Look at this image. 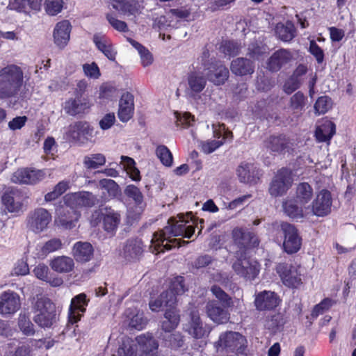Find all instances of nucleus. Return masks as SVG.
Returning a JSON list of instances; mask_svg holds the SVG:
<instances>
[{"label":"nucleus","instance_id":"obj_1","mask_svg":"<svg viewBox=\"0 0 356 356\" xmlns=\"http://www.w3.org/2000/svg\"><path fill=\"white\" fill-rule=\"evenodd\" d=\"M183 214H179L177 218H170L168 225L159 232L153 234L151 240L152 245L149 248L153 253L157 254L164 252L165 250H170L172 248L185 245L189 242L171 237L183 236L190 238L195 232L192 225L186 226L188 222Z\"/></svg>","mask_w":356,"mask_h":356},{"label":"nucleus","instance_id":"obj_2","mask_svg":"<svg viewBox=\"0 0 356 356\" xmlns=\"http://www.w3.org/2000/svg\"><path fill=\"white\" fill-rule=\"evenodd\" d=\"M98 202L97 197L90 192L81 191L69 194L65 197V208H63V211L67 212L70 215L59 218L60 225L67 229H72L75 226L76 222L79 218V213L74 211V208L79 207H92L95 206Z\"/></svg>","mask_w":356,"mask_h":356},{"label":"nucleus","instance_id":"obj_3","mask_svg":"<svg viewBox=\"0 0 356 356\" xmlns=\"http://www.w3.org/2000/svg\"><path fill=\"white\" fill-rule=\"evenodd\" d=\"M24 84V72L15 65L9 64L0 69V98L18 95Z\"/></svg>","mask_w":356,"mask_h":356},{"label":"nucleus","instance_id":"obj_4","mask_svg":"<svg viewBox=\"0 0 356 356\" xmlns=\"http://www.w3.org/2000/svg\"><path fill=\"white\" fill-rule=\"evenodd\" d=\"M245 338L237 332L222 333L215 346L218 353L227 356L239 354L243 352L246 346Z\"/></svg>","mask_w":356,"mask_h":356},{"label":"nucleus","instance_id":"obj_5","mask_svg":"<svg viewBox=\"0 0 356 356\" xmlns=\"http://www.w3.org/2000/svg\"><path fill=\"white\" fill-rule=\"evenodd\" d=\"M34 311L33 321L41 327H50L56 321V307L47 298H38Z\"/></svg>","mask_w":356,"mask_h":356},{"label":"nucleus","instance_id":"obj_6","mask_svg":"<svg viewBox=\"0 0 356 356\" xmlns=\"http://www.w3.org/2000/svg\"><path fill=\"white\" fill-rule=\"evenodd\" d=\"M183 330L196 339L207 337L211 331L209 327L203 323L198 310L195 307L189 309L186 322L183 323Z\"/></svg>","mask_w":356,"mask_h":356},{"label":"nucleus","instance_id":"obj_7","mask_svg":"<svg viewBox=\"0 0 356 356\" xmlns=\"http://www.w3.org/2000/svg\"><path fill=\"white\" fill-rule=\"evenodd\" d=\"M51 220V215L48 210L38 207L29 213L26 217V226L33 233L40 234L48 228Z\"/></svg>","mask_w":356,"mask_h":356},{"label":"nucleus","instance_id":"obj_8","mask_svg":"<svg viewBox=\"0 0 356 356\" xmlns=\"http://www.w3.org/2000/svg\"><path fill=\"white\" fill-rule=\"evenodd\" d=\"M97 131L94 127L85 121H78L69 126L67 135L73 141L85 145L88 142H93Z\"/></svg>","mask_w":356,"mask_h":356},{"label":"nucleus","instance_id":"obj_9","mask_svg":"<svg viewBox=\"0 0 356 356\" xmlns=\"http://www.w3.org/2000/svg\"><path fill=\"white\" fill-rule=\"evenodd\" d=\"M280 227L284 236L283 248L284 251L288 254L297 252L302 245V238L297 228L286 222H280Z\"/></svg>","mask_w":356,"mask_h":356},{"label":"nucleus","instance_id":"obj_10","mask_svg":"<svg viewBox=\"0 0 356 356\" xmlns=\"http://www.w3.org/2000/svg\"><path fill=\"white\" fill-rule=\"evenodd\" d=\"M332 204L331 193L327 190L323 189L317 193L312 204L307 205L305 211L309 213V216L323 217L331 212Z\"/></svg>","mask_w":356,"mask_h":356},{"label":"nucleus","instance_id":"obj_11","mask_svg":"<svg viewBox=\"0 0 356 356\" xmlns=\"http://www.w3.org/2000/svg\"><path fill=\"white\" fill-rule=\"evenodd\" d=\"M293 182L291 171L286 168L278 170L270 183L268 192L272 197L284 195Z\"/></svg>","mask_w":356,"mask_h":356},{"label":"nucleus","instance_id":"obj_12","mask_svg":"<svg viewBox=\"0 0 356 356\" xmlns=\"http://www.w3.org/2000/svg\"><path fill=\"white\" fill-rule=\"evenodd\" d=\"M45 170L24 168L17 170L12 175L11 180L15 184L35 185L44 180Z\"/></svg>","mask_w":356,"mask_h":356},{"label":"nucleus","instance_id":"obj_13","mask_svg":"<svg viewBox=\"0 0 356 356\" xmlns=\"http://www.w3.org/2000/svg\"><path fill=\"white\" fill-rule=\"evenodd\" d=\"M26 197L22 191L15 188H8L1 197V201L10 213L23 211Z\"/></svg>","mask_w":356,"mask_h":356},{"label":"nucleus","instance_id":"obj_14","mask_svg":"<svg viewBox=\"0 0 356 356\" xmlns=\"http://www.w3.org/2000/svg\"><path fill=\"white\" fill-rule=\"evenodd\" d=\"M21 308V298L15 291L8 290L0 294V315L8 317Z\"/></svg>","mask_w":356,"mask_h":356},{"label":"nucleus","instance_id":"obj_15","mask_svg":"<svg viewBox=\"0 0 356 356\" xmlns=\"http://www.w3.org/2000/svg\"><path fill=\"white\" fill-rule=\"evenodd\" d=\"M276 270L285 286L297 288L301 285V275L296 266L281 263L277 266Z\"/></svg>","mask_w":356,"mask_h":356},{"label":"nucleus","instance_id":"obj_16","mask_svg":"<svg viewBox=\"0 0 356 356\" xmlns=\"http://www.w3.org/2000/svg\"><path fill=\"white\" fill-rule=\"evenodd\" d=\"M232 268L237 275L250 280H254L259 272L258 262L246 258L237 260Z\"/></svg>","mask_w":356,"mask_h":356},{"label":"nucleus","instance_id":"obj_17","mask_svg":"<svg viewBox=\"0 0 356 356\" xmlns=\"http://www.w3.org/2000/svg\"><path fill=\"white\" fill-rule=\"evenodd\" d=\"M293 55L291 51L280 49L275 51L266 62V68L273 72H278L283 67L292 61Z\"/></svg>","mask_w":356,"mask_h":356},{"label":"nucleus","instance_id":"obj_18","mask_svg":"<svg viewBox=\"0 0 356 356\" xmlns=\"http://www.w3.org/2000/svg\"><path fill=\"white\" fill-rule=\"evenodd\" d=\"M136 341L138 356H156L159 344L151 334L138 336Z\"/></svg>","mask_w":356,"mask_h":356},{"label":"nucleus","instance_id":"obj_19","mask_svg":"<svg viewBox=\"0 0 356 356\" xmlns=\"http://www.w3.org/2000/svg\"><path fill=\"white\" fill-rule=\"evenodd\" d=\"M266 147L272 152L285 154L293 149L291 140L284 135L271 136L265 142Z\"/></svg>","mask_w":356,"mask_h":356},{"label":"nucleus","instance_id":"obj_20","mask_svg":"<svg viewBox=\"0 0 356 356\" xmlns=\"http://www.w3.org/2000/svg\"><path fill=\"white\" fill-rule=\"evenodd\" d=\"M72 26L69 21L63 20L58 22L53 31L54 44L60 49H63L70 38Z\"/></svg>","mask_w":356,"mask_h":356},{"label":"nucleus","instance_id":"obj_21","mask_svg":"<svg viewBox=\"0 0 356 356\" xmlns=\"http://www.w3.org/2000/svg\"><path fill=\"white\" fill-rule=\"evenodd\" d=\"M90 107V104L88 98L77 96L68 99L63 104L65 112L72 116L83 113Z\"/></svg>","mask_w":356,"mask_h":356},{"label":"nucleus","instance_id":"obj_22","mask_svg":"<svg viewBox=\"0 0 356 356\" xmlns=\"http://www.w3.org/2000/svg\"><path fill=\"white\" fill-rule=\"evenodd\" d=\"M134 96L129 92H125L119 101L118 116L122 122H128L134 115Z\"/></svg>","mask_w":356,"mask_h":356},{"label":"nucleus","instance_id":"obj_23","mask_svg":"<svg viewBox=\"0 0 356 356\" xmlns=\"http://www.w3.org/2000/svg\"><path fill=\"white\" fill-rule=\"evenodd\" d=\"M184 279L181 276L174 277L170 283L169 290L162 293L163 298H168L165 300V305L170 307L174 306L177 302L176 296L184 293L186 291Z\"/></svg>","mask_w":356,"mask_h":356},{"label":"nucleus","instance_id":"obj_24","mask_svg":"<svg viewBox=\"0 0 356 356\" xmlns=\"http://www.w3.org/2000/svg\"><path fill=\"white\" fill-rule=\"evenodd\" d=\"M254 305L258 310H270L279 305V298L273 291H264L257 295Z\"/></svg>","mask_w":356,"mask_h":356},{"label":"nucleus","instance_id":"obj_25","mask_svg":"<svg viewBox=\"0 0 356 356\" xmlns=\"http://www.w3.org/2000/svg\"><path fill=\"white\" fill-rule=\"evenodd\" d=\"M207 70L208 72L207 75L208 79L215 85H222L229 78V71L227 68L220 62L212 63Z\"/></svg>","mask_w":356,"mask_h":356},{"label":"nucleus","instance_id":"obj_26","mask_svg":"<svg viewBox=\"0 0 356 356\" xmlns=\"http://www.w3.org/2000/svg\"><path fill=\"white\" fill-rule=\"evenodd\" d=\"M87 305L88 300L84 293H80L72 299L69 309V320L72 323L80 320L81 316L80 312H85Z\"/></svg>","mask_w":356,"mask_h":356},{"label":"nucleus","instance_id":"obj_27","mask_svg":"<svg viewBox=\"0 0 356 356\" xmlns=\"http://www.w3.org/2000/svg\"><path fill=\"white\" fill-rule=\"evenodd\" d=\"M187 83L186 92L191 97H194L204 89L207 84V79L202 73L193 72L188 75Z\"/></svg>","mask_w":356,"mask_h":356},{"label":"nucleus","instance_id":"obj_28","mask_svg":"<svg viewBox=\"0 0 356 356\" xmlns=\"http://www.w3.org/2000/svg\"><path fill=\"white\" fill-rule=\"evenodd\" d=\"M207 316L214 323L221 324L227 323L229 319V314L215 301L207 302L206 305Z\"/></svg>","mask_w":356,"mask_h":356},{"label":"nucleus","instance_id":"obj_29","mask_svg":"<svg viewBox=\"0 0 356 356\" xmlns=\"http://www.w3.org/2000/svg\"><path fill=\"white\" fill-rule=\"evenodd\" d=\"M282 207L284 213L291 218L301 219L309 216L305 211L307 207L300 205L296 200L286 199L282 203Z\"/></svg>","mask_w":356,"mask_h":356},{"label":"nucleus","instance_id":"obj_30","mask_svg":"<svg viewBox=\"0 0 356 356\" xmlns=\"http://www.w3.org/2000/svg\"><path fill=\"white\" fill-rule=\"evenodd\" d=\"M230 70L236 76L251 75L254 72V64L246 58H237L232 61Z\"/></svg>","mask_w":356,"mask_h":356},{"label":"nucleus","instance_id":"obj_31","mask_svg":"<svg viewBox=\"0 0 356 356\" xmlns=\"http://www.w3.org/2000/svg\"><path fill=\"white\" fill-rule=\"evenodd\" d=\"M102 215L104 230L108 233L113 234L121 222L120 213L111 208H106Z\"/></svg>","mask_w":356,"mask_h":356},{"label":"nucleus","instance_id":"obj_32","mask_svg":"<svg viewBox=\"0 0 356 356\" xmlns=\"http://www.w3.org/2000/svg\"><path fill=\"white\" fill-rule=\"evenodd\" d=\"M99 187L102 190V197L104 200L116 198L121 195V189L119 185L113 179H100Z\"/></svg>","mask_w":356,"mask_h":356},{"label":"nucleus","instance_id":"obj_33","mask_svg":"<svg viewBox=\"0 0 356 356\" xmlns=\"http://www.w3.org/2000/svg\"><path fill=\"white\" fill-rule=\"evenodd\" d=\"M143 252L142 241L139 239L128 240L123 248V256L129 261L139 259Z\"/></svg>","mask_w":356,"mask_h":356},{"label":"nucleus","instance_id":"obj_34","mask_svg":"<svg viewBox=\"0 0 356 356\" xmlns=\"http://www.w3.org/2000/svg\"><path fill=\"white\" fill-rule=\"evenodd\" d=\"M73 256L79 262H87L93 255V248L88 242H76L72 249Z\"/></svg>","mask_w":356,"mask_h":356},{"label":"nucleus","instance_id":"obj_35","mask_svg":"<svg viewBox=\"0 0 356 356\" xmlns=\"http://www.w3.org/2000/svg\"><path fill=\"white\" fill-rule=\"evenodd\" d=\"M255 167L253 164L243 162L236 169V175L241 183H256L258 179Z\"/></svg>","mask_w":356,"mask_h":356},{"label":"nucleus","instance_id":"obj_36","mask_svg":"<svg viewBox=\"0 0 356 356\" xmlns=\"http://www.w3.org/2000/svg\"><path fill=\"white\" fill-rule=\"evenodd\" d=\"M51 269L58 273H68L73 270L74 262L72 258L67 256L54 257L49 263Z\"/></svg>","mask_w":356,"mask_h":356},{"label":"nucleus","instance_id":"obj_37","mask_svg":"<svg viewBox=\"0 0 356 356\" xmlns=\"http://www.w3.org/2000/svg\"><path fill=\"white\" fill-rule=\"evenodd\" d=\"M113 9L127 15H135L138 12V3L136 0H110Z\"/></svg>","mask_w":356,"mask_h":356},{"label":"nucleus","instance_id":"obj_38","mask_svg":"<svg viewBox=\"0 0 356 356\" xmlns=\"http://www.w3.org/2000/svg\"><path fill=\"white\" fill-rule=\"evenodd\" d=\"M124 193L127 197L133 200L136 205L138 209L137 214L132 218L137 219L145 205L143 193L138 187L133 184L127 186L124 188Z\"/></svg>","mask_w":356,"mask_h":356},{"label":"nucleus","instance_id":"obj_39","mask_svg":"<svg viewBox=\"0 0 356 356\" xmlns=\"http://www.w3.org/2000/svg\"><path fill=\"white\" fill-rule=\"evenodd\" d=\"M232 236L234 241L242 247L256 246L259 244L252 233L246 232L241 228H235L232 232Z\"/></svg>","mask_w":356,"mask_h":356},{"label":"nucleus","instance_id":"obj_40","mask_svg":"<svg viewBox=\"0 0 356 356\" xmlns=\"http://www.w3.org/2000/svg\"><path fill=\"white\" fill-rule=\"evenodd\" d=\"M313 197V189L312 186L305 182L298 184L296 188V200L300 205L307 207Z\"/></svg>","mask_w":356,"mask_h":356},{"label":"nucleus","instance_id":"obj_41","mask_svg":"<svg viewBox=\"0 0 356 356\" xmlns=\"http://www.w3.org/2000/svg\"><path fill=\"white\" fill-rule=\"evenodd\" d=\"M93 42L97 49L109 60H114L115 59L116 52L113 49L111 43L106 38L103 36L95 35Z\"/></svg>","mask_w":356,"mask_h":356},{"label":"nucleus","instance_id":"obj_42","mask_svg":"<svg viewBox=\"0 0 356 356\" xmlns=\"http://www.w3.org/2000/svg\"><path fill=\"white\" fill-rule=\"evenodd\" d=\"M277 37L284 42H289L295 37L296 29L293 24L287 21L285 24L278 23L275 27Z\"/></svg>","mask_w":356,"mask_h":356},{"label":"nucleus","instance_id":"obj_43","mask_svg":"<svg viewBox=\"0 0 356 356\" xmlns=\"http://www.w3.org/2000/svg\"><path fill=\"white\" fill-rule=\"evenodd\" d=\"M117 354L118 356H138L137 345L131 338L124 337L122 339Z\"/></svg>","mask_w":356,"mask_h":356},{"label":"nucleus","instance_id":"obj_44","mask_svg":"<svg viewBox=\"0 0 356 356\" xmlns=\"http://www.w3.org/2000/svg\"><path fill=\"white\" fill-rule=\"evenodd\" d=\"M335 124L329 120L325 121L318 127L316 131V136L318 141L326 142L330 140L335 134Z\"/></svg>","mask_w":356,"mask_h":356},{"label":"nucleus","instance_id":"obj_45","mask_svg":"<svg viewBox=\"0 0 356 356\" xmlns=\"http://www.w3.org/2000/svg\"><path fill=\"white\" fill-rule=\"evenodd\" d=\"M106 163V157L104 154L97 153L84 156L83 163L86 169H97Z\"/></svg>","mask_w":356,"mask_h":356},{"label":"nucleus","instance_id":"obj_46","mask_svg":"<svg viewBox=\"0 0 356 356\" xmlns=\"http://www.w3.org/2000/svg\"><path fill=\"white\" fill-rule=\"evenodd\" d=\"M306 102L307 97L302 92L298 91L291 97L289 100V108L293 113H300L304 111Z\"/></svg>","mask_w":356,"mask_h":356},{"label":"nucleus","instance_id":"obj_47","mask_svg":"<svg viewBox=\"0 0 356 356\" xmlns=\"http://www.w3.org/2000/svg\"><path fill=\"white\" fill-rule=\"evenodd\" d=\"M129 42L138 50L143 67H145L152 64L154 60L153 56L147 49L132 39H129Z\"/></svg>","mask_w":356,"mask_h":356},{"label":"nucleus","instance_id":"obj_48","mask_svg":"<svg viewBox=\"0 0 356 356\" xmlns=\"http://www.w3.org/2000/svg\"><path fill=\"white\" fill-rule=\"evenodd\" d=\"M156 154L161 162L167 167L172 165L173 157L170 149L165 145H161L156 149Z\"/></svg>","mask_w":356,"mask_h":356},{"label":"nucleus","instance_id":"obj_49","mask_svg":"<svg viewBox=\"0 0 356 356\" xmlns=\"http://www.w3.org/2000/svg\"><path fill=\"white\" fill-rule=\"evenodd\" d=\"M332 99L330 97L327 96L318 97L314 106L316 114H325L332 108Z\"/></svg>","mask_w":356,"mask_h":356},{"label":"nucleus","instance_id":"obj_50","mask_svg":"<svg viewBox=\"0 0 356 356\" xmlns=\"http://www.w3.org/2000/svg\"><path fill=\"white\" fill-rule=\"evenodd\" d=\"M18 325L20 330L27 336L33 335L35 333L33 324L26 314H20Z\"/></svg>","mask_w":356,"mask_h":356},{"label":"nucleus","instance_id":"obj_51","mask_svg":"<svg viewBox=\"0 0 356 356\" xmlns=\"http://www.w3.org/2000/svg\"><path fill=\"white\" fill-rule=\"evenodd\" d=\"M220 50L225 55L234 56L239 54L241 46L237 42L233 41H226L220 45Z\"/></svg>","mask_w":356,"mask_h":356},{"label":"nucleus","instance_id":"obj_52","mask_svg":"<svg viewBox=\"0 0 356 356\" xmlns=\"http://www.w3.org/2000/svg\"><path fill=\"white\" fill-rule=\"evenodd\" d=\"M63 243L59 238H51L41 248V252L43 255H47L51 252L57 251L62 248Z\"/></svg>","mask_w":356,"mask_h":356},{"label":"nucleus","instance_id":"obj_53","mask_svg":"<svg viewBox=\"0 0 356 356\" xmlns=\"http://www.w3.org/2000/svg\"><path fill=\"white\" fill-rule=\"evenodd\" d=\"M118 92L117 88L108 83L103 84L100 88L99 98L106 99H113L117 97Z\"/></svg>","mask_w":356,"mask_h":356},{"label":"nucleus","instance_id":"obj_54","mask_svg":"<svg viewBox=\"0 0 356 356\" xmlns=\"http://www.w3.org/2000/svg\"><path fill=\"white\" fill-rule=\"evenodd\" d=\"M224 143L222 140H208L206 141H200V147L201 150L207 154H211L216 149H217L219 147L222 145Z\"/></svg>","mask_w":356,"mask_h":356},{"label":"nucleus","instance_id":"obj_55","mask_svg":"<svg viewBox=\"0 0 356 356\" xmlns=\"http://www.w3.org/2000/svg\"><path fill=\"white\" fill-rule=\"evenodd\" d=\"M63 2L62 0H46L45 10L50 15H56L59 13L63 8Z\"/></svg>","mask_w":356,"mask_h":356},{"label":"nucleus","instance_id":"obj_56","mask_svg":"<svg viewBox=\"0 0 356 356\" xmlns=\"http://www.w3.org/2000/svg\"><path fill=\"white\" fill-rule=\"evenodd\" d=\"M163 339L169 343V346L172 348H180L184 345L183 336L179 332L174 333H168L163 336Z\"/></svg>","mask_w":356,"mask_h":356},{"label":"nucleus","instance_id":"obj_57","mask_svg":"<svg viewBox=\"0 0 356 356\" xmlns=\"http://www.w3.org/2000/svg\"><path fill=\"white\" fill-rule=\"evenodd\" d=\"M266 51V48L258 43H251L248 48L247 55L250 58L258 60Z\"/></svg>","mask_w":356,"mask_h":356},{"label":"nucleus","instance_id":"obj_58","mask_svg":"<svg viewBox=\"0 0 356 356\" xmlns=\"http://www.w3.org/2000/svg\"><path fill=\"white\" fill-rule=\"evenodd\" d=\"M106 18L111 26L116 31L120 32H127L128 31L127 23L124 21L117 19L113 14H106Z\"/></svg>","mask_w":356,"mask_h":356},{"label":"nucleus","instance_id":"obj_59","mask_svg":"<svg viewBox=\"0 0 356 356\" xmlns=\"http://www.w3.org/2000/svg\"><path fill=\"white\" fill-rule=\"evenodd\" d=\"M332 301L329 298L323 300L319 304L316 305L312 312V316L316 318L320 314H323L325 311L328 310L332 306Z\"/></svg>","mask_w":356,"mask_h":356},{"label":"nucleus","instance_id":"obj_60","mask_svg":"<svg viewBox=\"0 0 356 356\" xmlns=\"http://www.w3.org/2000/svg\"><path fill=\"white\" fill-rule=\"evenodd\" d=\"M83 70L85 75L91 79H98L101 75L99 67L94 62L90 64H84Z\"/></svg>","mask_w":356,"mask_h":356},{"label":"nucleus","instance_id":"obj_61","mask_svg":"<svg viewBox=\"0 0 356 356\" xmlns=\"http://www.w3.org/2000/svg\"><path fill=\"white\" fill-rule=\"evenodd\" d=\"M300 86V80L295 76H291L289 78L284 85V91L289 95L296 90Z\"/></svg>","mask_w":356,"mask_h":356},{"label":"nucleus","instance_id":"obj_62","mask_svg":"<svg viewBox=\"0 0 356 356\" xmlns=\"http://www.w3.org/2000/svg\"><path fill=\"white\" fill-rule=\"evenodd\" d=\"M211 291L220 301L227 305H229L231 299L221 288L216 285H213L211 288Z\"/></svg>","mask_w":356,"mask_h":356},{"label":"nucleus","instance_id":"obj_63","mask_svg":"<svg viewBox=\"0 0 356 356\" xmlns=\"http://www.w3.org/2000/svg\"><path fill=\"white\" fill-rule=\"evenodd\" d=\"M147 319L143 317V314H136L129 322V326L138 330H142L147 324Z\"/></svg>","mask_w":356,"mask_h":356},{"label":"nucleus","instance_id":"obj_64","mask_svg":"<svg viewBox=\"0 0 356 356\" xmlns=\"http://www.w3.org/2000/svg\"><path fill=\"white\" fill-rule=\"evenodd\" d=\"M309 52L316 58L318 63H321L324 60V53L322 49L316 43L314 40L310 41Z\"/></svg>","mask_w":356,"mask_h":356}]
</instances>
